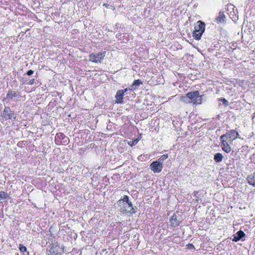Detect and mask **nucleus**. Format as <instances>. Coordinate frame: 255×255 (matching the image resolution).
Segmentation results:
<instances>
[{
  "label": "nucleus",
  "instance_id": "obj_1",
  "mask_svg": "<svg viewBox=\"0 0 255 255\" xmlns=\"http://www.w3.org/2000/svg\"><path fill=\"white\" fill-rule=\"evenodd\" d=\"M118 203L121 211L123 213H129L132 215L135 213L132 203L129 201L128 196L124 195L122 199L118 201Z\"/></svg>",
  "mask_w": 255,
  "mask_h": 255
},
{
  "label": "nucleus",
  "instance_id": "obj_2",
  "mask_svg": "<svg viewBox=\"0 0 255 255\" xmlns=\"http://www.w3.org/2000/svg\"><path fill=\"white\" fill-rule=\"evenodd\" d=\"M187 96L190 99L191 103L196 105L201 104L203 95H200L198 91L187 93Z\"/></svg>",
  "mask_w": 255,
  "mask_h": 255
},
{
  "label": "nucleus",
  "instance_id": "obj_3",
  "mask_svg": "<svg viewBox=\"0 0 255 255\" xmlns=\"http://www.w3.org/2000/svg\"><path fill=\"white\" fill-rule=\"evenodd\" d=\"M63 249L57 244H52L48 251L47 255H61Z\"/></svg>",
  "mask_w": 255,
  "mask_h": 255
},
{
  "label": "nucleus",
  "instance_id": "obj_4",
  "mask_svg": "<svg viewBox=\"0 0 255 255\" xmlns=\"http://www.w3.org/2000/svg\"><path fill=\"white\" fill-rule=\"evenodd\" d=\"M105 56L104 53L99 52L96 54L92 53L89 56V60L92 62L97 63L101 62Z\"/></svg>",
  "mask_w": 255,
  "mask_h": 255
},
{
  "label": "nucleus",
  "instance_id": "obj_5",
  "mask_svg": "<svg viewBox=\"0 0 255 255\" xmlns=\"http://www.w3.org/2000/svg\"><path fill=\"white\" fill-rule=\"evenodd\" d=\"M3 118L6 120H15L16 116L14 112L11 110L9 107H6L3 111Z\"/></svg>",
  "mask_w": 255,
  "mask_h": 255
},
{
  "label": "nucleus",
  "instance_id": "obj_6",
  "mask_svg": "<svg viewBox=\"0 0 255 255\" xmlns=\"http://www.w3.org/2000/svg\"><path fill=\"white\" fill-rule=\"evenodd\" d=\"M162 162H160L159 161H153L151 163L150 165V169L154 173H158L160 172L163 168Z\"/></svg>",
  "mask_w": 255,
  "mask_h": 255
},
{
  "label": "nucleus",
  "instance_id": "obj_7",
  "mask_svg": "<svg viewBox=\"0 0 255 255\" xmlns=\"http://www.w3.org/2000/svg\"><path fill=\"white\" fill-rule=\"evenodd\" d=\"M236 133V130L234 129H231L229 130L226 134H223L220 136V139H227L231 141L230 143L236 139L235 137Z\"/></svg>",
  "mask_w": 255,
  "mask_h": 255
},
{
  "label": "nucleus",
  "instance_id": "obj_8",
  "mask_svg": "<svg viewBox=\"0 0 255 255\" xmlns=\"http://www.w3.org/2000/svg\"><path fill=\"white\" fill-rule=\"evenodd\" d=\"M127 89L125 91L124 90H118L117 92L116 95L115 96V98L116 99V102L117 103L121 104L123 103V100L124 98V96L125 95V92L127 91Z\"/></svg>",
  "mask_w": 255,
  "mask_h": 255
},
{
  "label": "nucleus",
  "instance_id": "obj_9",
  "mask_svg": "<svg viewBox=\"0 0 255 255\" xmlns=\"http://www.w3.org/2000/svg\"><path fill=\"white\" fill-rule=\"evenodd\" d=\"M222 141V148L226 153H229L231 150V148L228 142H227V139H220Z\"/></svg>",
  "mask_w": 255,
  "mask_h": 255
},
{
  "label": "nucleus",
  "instance_id": "obj_10",
  "mask_svg": "<svg viewBox=\"0 0 255 255\" xmlns=\"http://www.w3.org/2000/svg\"><path fill=\"white\" fill-rule=\"evenodd\" d=\"M180 222V219L176 214H174L170 219V222L172 226L176 227L178 226Z\"/></svg>",
  "mask_w": 255,
  "mask_h": 255
},
{
  "label": "nucleus",
  "instance_id": "obj_11",
  "mask_svg": "<svg viewBox=\"0 0 255 255\" xmlns=\"http://www.w3.org/2000/svg\"><path fill=\"white\" fill-rule=\"evenodd\" d=\"M205 24L204 22L199 20L197 22V24L194 27V29L198 31L204 32L205 31Z\"/></svg>",
  "mask_w": 255,
  "mask_h": 255
},
{
  "label": "nucleus",
  "instance_id": "obj_12",
  "mask_svg": "<svg viewBox=\"0 0 255 255\" xmlns=\"http://www.w3.org/2000/svg\"><path fill=\"white\" fill-rule=\"evenodd\" d=\"M245 236V234L244 232L242 230H240L237 233L236 235L234 236L232 240L233 241L237 242L242 239Z\"/></svg>",
  "mask_w": 255,
  "mask_h": 255
},
{
  "label": "nucleus",
  "instance_id": "obj_13",
  "mask_svg": "<svg viewBox=\"0 0 255 255\" xmlns=\"http://www.w3.org/2000/svg\"><path fill=\"white\" fill-rule=\"evenodd\" d=\"M226 16H225L224 12L220 11L219 13V15L216 17V19L218 22L224 23L225 22Z\"/></svg>",
  "mask_w": 255,
  "mask_h": 255
},
{
  "label": "nucleus",
  "instance_id": "obj_14",
  "mask_svg": "<svg viewBox=\"0 0 255 255\" xmlns=\"http://www.w3.org/2000/svg\"><path fill=\"white\" fill-rule=\"evenodd\" d=\"M247 179L250 185L255 186V173L249 175Z\"/></svg>",
  "mask_w": 255,
  "mask_h": 255
},
{
  "label": "nucleus",
  "instance_id": "obj_15",
  "mask_svg": "<svg viewBox=\"0 0 255 255\" xmlns=\"http://www.w3.org/2000/svg\"><path fill=\"white\" fill-rule=\"evenodd\" d=\"M223 156L221 153L218 152L215 154L214 159L216 162H220L222 161Z\"/></svg>",
  "mask_w": 255,
  "mask_h": 255
},
{
  "label": "nucleus",
  "instance_id": "obj_16",
  "mask_svg": "<svg viewBox=\"0 0 255 255\" xmlns=\"http://www.w3.org/2000/svg\"><path fill=\"white\" fill-rule=\"evenodd\" d=\"M203 33V32H200V31H198V30L194 29L193 33V36L196 40H199Z\"/></svg>",
  "mask_w": 255,
  "mask_h": 255
},
{
  "label": "nucleus",
  "instance_id": "obj_17",
  "mask_svg": "<svg viewBox=\"0 0 255 255\" xmlns=\"http://www.w3.org/2000/svg\"><path fill=\"white\" fill-rule=\"evenodd\" d=\"M142 84V82L141 80H140L139 79L135 80L133 81V82L131 85L132 89L135 90V89H137L138 87V86Z\"/></svg>",
  "mask_w": 255,
  "mask_h": 255
},
{
  "label": "nucleus",
  "instance_id": "obj_18",
  "mask_svg": "<svg viewBox=\"0 0 255 255\" xmlns=\"http://www.w3.org/2000/svg\"><path fill=\"white\" fill-rule=\"evenodd\" d=\"M19 249L23 255H29V252L27 251V249L25 246L20 244Z\"/></svg>",
  "mask_w": 255,
  "mask_h": 255
},
{
  "label": "nucleus",
  "instance_id": "obj_19",
  "mask_svg": "<svg viewBox=\"0 0 255 255\" xmlns=\"http://www.w3.org/2000/svg\"><path fill=\"white\" fill-rule=\"evenodd\" d=\"M180 100L186 104H191L190 99L188 97L187 93L186 94V96L181 97Z\"/></svg>",
  "mask_w": 255,
  "mask_h": 255
},
{
  "label": "nucleus",
  "instance_id": "obj_20",
  "mask_svg": "<svg viewBox=\"0 0 255 255\" xmlns=\"http://www.w3.org/2000/svg\"><path fill=\"white\" fill-rule=\"evenodd\" d=\"M16 96L17 94L16 93H13L12 91H9L6 95V98L12 99L13 97H16Z\"/></svg>",
  "mask_w": 255,
  "mask_h": 255
},
{
  "label": "nucleus",
  "instance_id": "obj_21",
  "mask_svg": "<svg viewBox=\"0 0 255 255\" xmlns=\"http://www.w3.org/2000/svg\"><path fill=\"white\" fill-rule=\"evenodd\" d=\"M8 196L6 193L4 191H0V200L6 199Z\"/></svg>",
  "mask_w": 255,
  "mask_h": 255
},
{
  "label": "nucleus",
  "instance_id": "obj_22",
  "mask_svg": "<svg viewBox=\"0 0 255 255\" xmlns=\"http://www.w3.org/2000/svg\"><path fill=\"white\" fill-rule=\"evenodd\" d=\"M139 139L138 138L135 139L133 140H130V141H128V144L130 146H132L135 145L136 144H137V142L139 141Z\"/></svg>",
  "mask_w": 255,
  "mask_h": 255
},
{
  "label": "nucleus",
  "instance_id": "obj_23",
  "mask_svg": "<svg viewBox=\"0 0 255 255\" xmlns=\"http://www.w3.org/2000/svg\"><path fill=\"white\" fill-rule=\"evenodd\" d=\"M168 157L167 154H163L160 156L159 159H158V161H159L160 162H162L164 160L166 159Z\"/></svg>",
  "mask_w": 255,
  "mask_h": 255
},
{
  "label": "nucleus",
  "instance_id": "obj_24",
  "mask_svg": "<svg viewBox=\"0 0 255 255\" xmlns=\"http://www.w3.org/2000/svg\"><path fill=\"white\" fill-rule=\"evenodd\" d=\"M34 82H35V79H32L30 80L28 82L26 83V81H25L23 82V83H25L26 84L32 85L34 84Z\"/></svg>",
  "mask_w": 255,
  "mask_h": 255
},
{
  "label": "nucleus",
  "instance_id": "obj_25",
  "mask_svg": "<svg viewBox=\"0 0 255 255\" xmlns=\"http://www.w3.org/2000/svg\"><path fill=\"white\" fill-rule=\"evenodd\" d=\"M220 100L222 102L223 104L225 106L228 105V101L226 99L222 98Z\"/></svg>",
  "mask_w": 255,
  "mask_h": 255
},
{
  "label": "nucleus",
  "instance_id": "obj_26",
  "mask_svg": "<svg viewBox=\"0 0 255 255\" xmlns=\"http://www.w3.org/2000/svg\"><path fill=\"white\" fill-rule=\"evenodd\" d=\"M34 73V71L32 70H29L27 73H26V74L28 75V76H30L32 74H33Z\"/></svg>",
  "mask_w": 255,
  "mask_h": 255
},
{
  "label": "nucleus",
  "instance_id": "obj_27",
  "mask_svg": "<svg viewBox=\"0 0 255 255\" xmlns=\"http://www.w3.org/2000/svg\"><path fill=\"white\" fill-rule=\"evenodd\" d=\"M235 135L236 136H235V137H236V139L239 138V134L238 132L236 131Z\"/></svg>",
  "mask_w": 255,
  "mask_h": 255
},
{
  "label": "nucleus",
  "instance_id": "obj_28",
  "mask_svg": "<svg viewBox=\"0 0 255 255\" xmlns=\"http://www.w3.org/2000/svg\"><path fill=\"white\" fill-rule=\"evenodd\" d=\"M188 246H190V247L189 248V249H194V246H193L191 244H189Z\"/></svg>",
  "mask_w": 255,
  "mask_h": 255
}]
</instances>
